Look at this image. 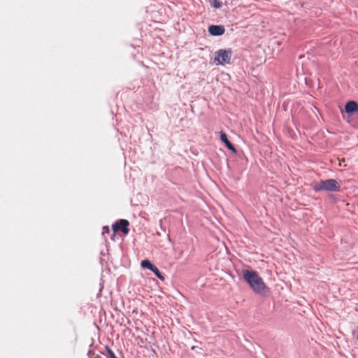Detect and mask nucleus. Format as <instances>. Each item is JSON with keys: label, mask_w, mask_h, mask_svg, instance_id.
<instances>
[{"label": "nucleus", "mask_w": 358, "mask_h": 358, "mask_svg": "<svg viewBox=\"0 0 358 358\" xmlns=\"http://www.w3.org/2000/svg\"><path fill=\"white\" fill-rule=\"evenodd\" d=\"M242 273L244 280L255 293L262 294L266 289V286L263 279L259 276L257 271L243 269Z\"/></svg>", "instance_id": "f257e3e1"}, {"label": "nucleus", "mask_w": 358, "mask_h": 358, "mask_svg": "<svg viewBox=\"0 0 358 358\" xmlns=\"http://www.w3.org/2000/svg\"><path fill=\"white\" fill-rule=\"evenodd\" d=\"M341 185L335 179L322 180L315 182L313 186V189L315 192L322 191L335 192L340 190Z\"/></svg>", "instance_id": "f03ea898"}, {"label": "nucleus", "mask_w": 358, "mask_h": 358, "mask_svg": "<svg viewBox=\"0 0 358 358\" xmlns=\"http://www.w3.org/2000/svg\"><path fill=\"white\" fill-rule=\"evenodd\" d=\"M232 54L231 48L220 49L215 52L214 62L216 65L230 64Z\"/></svg>", "instance_id": "7ed1b4c3"}, {"label": "nucleus", "mask_w": 358, "mask_h": 358, "mask_svg": "<svg viewBox=\"0 0 358 358\" xmlns=\"http://www.w3.org/2000/svg\"><path fill=\"white\" fill-rule=\"evenodd\" d=\"M129 222L126 219H119L113 223V238L115 233L120 232L124 236H127L129 233Z\"/></svg>", "instance_id": "20e7f679"}, {"label": "nucleus", "mask_w": 358, "mask_h": 358, "mask_svg": "<svg viewBox=\"0 0 358 358\" xmlns=\"http://www.w3.org/2000/svg\"><path fill=\"white\" fill-rule=\"evenodd\" d=\"M208 33L213 36H220L225 32L223 25H210L208 28Z\"/></svg>", "instance_id": "39448f33"}, {"label": "nucleus", "mask_w": 358, "mask_h": 358, "mask_svg": "<svg viewBox=\"0 0 358 358\" xmlns=\"http://www.w3.org/2000/svg\"><path fill=\"white\" fill-rule=\"evenodd\" d=\"M220 140L229 150L234 153H236L237 150L235 146L229 141L227 134L223 131L220 133Z\"/></svg>", "instance_id": "423d86ee"}, {"label": "nucleus", "mask_w": 358, "mask_h": 358, "mask_svg": "<svg viewBox=\"0 0 358 358\" xmlns=\"http://www.w3.org/2000/svg\"><path fill=\"white\" fill-rule=\"evenodd\" d=\"M345 113L348 114H353L358 111V104L354 101H349L345 106Z\"/></svg>", "instance_id": "0eeeda50"}, {"label": "nucleus", "mask_w": 358, "mask_h": 358, "mask_svg": "<svg viewBox=\"0 0 358 358\" xmlns=\"http://www.w3.org/2000/svg\"><path fill=\"white\" fill-rule=\"evenodd\" d=\"M155 266V265L154 264H152L149 259H147L142 260L141 262V266L143 268H147L150 271H151Z\"/></svg>", "instance_id": "6e6552de"}, {"label": "nucleus", "mask_w": 358, "mask_h": 358, "mask_svg": "<svg viewBox=\"0 0 358 358\" xmlns=\"http://www.w3.org/2000/svg\"><path fill=\"white\" fill-rule=\"evenodd\" d=\"M151 271L155 274L156 277H157L159 280L164 281L165 280V278L164 275L160 272V271L158 269V268L155 266Z\"/></svg>", "instance_id": "1a4fd4ad"}, {"label": "nucleus", "mask_w": 358, "mask_h": 358, "mask_svg": "<svg viewBox=\"0 0 358 358\" xmlns=\"http://www.w3.org/2000/svg\"><path fill=\"white\" fill-rule=\"evenodd\" d=\"M210 5L214 8H220L222 6V2H221L218 0H212V1H210Z\"/></svg>", "instance_id": "9d476101"}, {"label": "nucleus", "mask_w": 358, "mask_h": 358, "mask_svg": "<svg viewBox=\"0 0 358 358\" xmlns=\"http://www.w3.org/2000/svg\"><path fill=\"white\" fill-rule=\"evenodd\" d=\"M353 337L358 339V326L356 329L352 331Z\"/></svg>", "instance_id": "9b49d317"}, {"label": "nucleus", "mask_w": 358, "mask_h": 358, "mask_svg": "<svg viewBox=\"0 0 358 358\" xmlns=\"http://www.w3.org/2000/svg\"><path fill=\"white\" fill-rule=\"evenodd\" d=\"M103 234L109 233V231H110L109 227L108 226L103 227Z\"/></svg>", "instance_id": "f8f14e48"}, {"label": "nucleus", "mask_w": 358, "mask_h": 358, "mask_svg": "<svg viewBox=\"0 0 358 358\" xmlns=\"http://www.w3.org/2000/svg\"><path fill=\"white\" fill-rule=\"evenodd\" d=\"M108 352L110 355H112V351L110 349H108Z\"/></svg>", "instance_id": "ddd939ff"}, {"label": "nucleus", "mask_w": 358, "mask_h": 358, "mask_svg": "<svg viewBox=\"0 0 358 358\" xmlns=\"http://www.w3.org/2000/svg\"><path fill=\"white\" fill-rule=\"evenodd\" d=\"M113 358H117L114 353H113Z\"/></svg>", "instance_id": "4468645a"}, {"label": "nucleus", "mask_w": 358, "mask_h": 358, "mask_svg": "<svg viewBox=\"0 0 358 358\" xmlns=\"http://www.w3.org/2000/svg\"><path fill=\"white\" fill-rule=\"evenodd\" d=\"M96 358H99V357H96Z\"/></svg>", "instance_id": "2eb2a0df"}]
</instances>
